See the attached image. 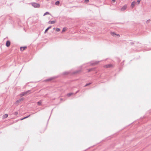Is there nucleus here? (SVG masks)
Returning a JSON list of instances; mask_svg holds the SVG:
<instances>
[{"label": "nucleus", "mask_w": 151, "mask_h": 151, "mask_svg": "<svg viewBox=\"0 0 151 151\" xmlns=\"http://www.w3.org/2000/svg\"><path fill=\"white\" fill-rule=\"evenodd\" d=\"M31 4L35 8H39L40 7V5L39 4L33 2L31 3Z\"/></svg>", "instance_id": "nucleus-1"}, {"label": "nucleus", "mask_w": 151, "mask_h": 151, "mask_svg": "<svg viewBox=\"0 0 151 151\" xmlns=\"http://www.w3.org/2000/svg\"><path fill=\"white\" fill-rule=\"evenodd\" d=\"M30 90H28L22 93L21 94H20V95L21 96H23L26 95L27 93H29V92H30Z\"/></svg>", "instance_id": "nucleus-2"}, {"label": "nucleus", "mask_w": 151, "mask_h": 151, "mask_svg": "<svg viewBox=\"0 0 151 151\" xmlns=\"http://www.w3.org/2000/svg\"><path fill=\"white\" fill-rule=\"evenodd\" d=\"M111 35L113 36H116L117 37H119L120 36V35L119 34H116L114 32H111Z\"/></svg>", "instance_id": "nucleus-3"}, {"label": "nucleus", "mask_w": 151, "mask_h": 151, "mask_svg": "<svg viewBox=\"0 0 151 151\" xmlns=\"http://www.w3.org/2000/svg\"><path fill=\"white\" fill-rule=\"evenodd\" d=\"M127 7V5H125L123 6L122 8L121 9V11H124L125 10Z\"/></svg>", "instance_id": "nucleus-4"}, {"label": "nucleus", "mask_w": 151, "mask_h": 151, "mask_svg": "<svg viewBox=\"0 0 151 151\" xmlns=\"http://www.w3.org/2000/svg\"><path fill=\"white\" fill-rule=\"evenodd\" d=\"M113 66V65L111 64H109L108 65H105L104 66V68H109L112 67Z\"/></svg>", "instance_id": "nucleus-5"}, {"label": "nucleus", "mask_w": 151, "mask_h": 151, "mask_svg": "<svg viewBox=\"0 0 151 151\" xmlns=\"http://www.w3.org/2000/svg\"><path fill=\"white\" fill-rule=\"evenodd\" d=\"M10 45V42L8 40L6 41V46L7 47H9V46Z\"/></svg>", "instance_id": "nucleus-6"}, {"label": "nucleus", "mask_w": 151, "mask_h": 151, "mask_svg": "<svg viewBox=\"0 0 151 151\" xmlns=\"http://www.w3.org/2000/svg\"><path fill=\"white\" fill-rule=\"evenodd\" d=\"M99 62V61H96L93 63L91 62V65H95L98 64Z\"/></svg>", "instance_id": "nucleus-7"}, {"label": "nucleus", "mask_w": 151, "mask_h": 151, "mask_svg": "<svg viewBox=\"0 0 151 151\" xmlns=\"http://www.w3.org/2000/svg\"><path fill=\"white\" fill-rule=\"evenodd\" d=\"M27 47H20V50L21 51H23L27 48Z\"/></svg>", "instance_id": "nucleus-8"}, {"label": "nucleus", "mask_w": 151, "mask_h": 151, "mask_svg": "<svg viewBox=\"0 0 151 151\" xmlns=\"http://www.w3.org/2000/svg\"><path fill=\"white\" fill-rule=\"evenodd\" d=\"M23 98H22L20 99H19L18 100H17L16 102H17L18 103H19L21 101H23Z\"/></svg>", "instance_id": "nucleus-9"}, {"label": "nucleus", "mask_w": 151, "mask_h": 151, "mask_svg": "<svg viewBox=\"0 0 151 151\" xmlns=\"http://www.w3.org/2000/svg\"><path fill=\"white\" fill-rule=\"evenodd\" d=\"M51 26H50L48 27L45 30V33L48 30V29H50L51 28Z\"/></svg>", "instance_id": "nucleus-10"}, {"label": "nucleus", "mask_w": 151, "mask_h": 151, "mask_svg": "<svg viewBox=\"0 0 151 151\" xmlns=\"http://www.w3.org/2000/svg\"><path fill=\"white\" fill-rule=\"evenodd\" d=\"M55 21H49V22H48V23L49 24H54L55 23Z\"/></svg>", "instance_id": "nucleus-11"}, {"label": "nucleus", "mask_w": 151, "mask_h": 151, "mask_svg": "<svg viewBox=\"0 0 151 151\" xmlns=\"http://www.w3.org/2000/svg\"><path fill=\"white\" fill-rule=\"evenodd\" d=\"M8 116V115L7 114H5L3 116V118L5 119Z\"/></svg>", "instance_id": "nucleus-12"}, {"label": "nucleus", "mask_w": 151, "mask_h": 151, "mask_svg": "<svg viewBox=\"0 0 151 151\" xmlns=\"http://www.w3.org/2000/svg\"><path fill=\"white\" fill-rule=\"evenodd\" d=\"M95 69V68H91V69H88V72H90L91 71H92V70H94Z\"/></svg>", "instance_id": "nucleus-13"}, {"label": "nucleus", "mask_w": 151, "mask_h": 151, "mask_svg": "<svg viewBox=\"0 0 151 151\" xmlns=\"http://www.w3.org/2000/svg\"><path fill=\"white\" fill-rule=\"evenodd\" d=\"M67 30V29L66 27H64L63 28V30H62V32H65V31Z\"/></svg>", "instance_id": "nucleus-14"}, {"label": "nucleus", "mask_w": 151, "mask_h": 151, "mask_svg": "<svg viewBox=\"0 0 151 151\" xmlns=\"http://www.w3.org/2000/svg\"><path fill=\"white\" fill-rule=\"evenodd\" d=\"M135 2H132L131 3V6L132 7H133L135 4Z\"/></svg>", "instance_id": "nucleus-15"}, {"label": "nucleus", "mask_w": 151, "mask_h": 151, "mask_svg": "<svg viewBox=\"0 0 151 151\" xmlns=\"http://www.w3.org/2000/svg\"><path fill=\"white\" fill-rule=\"evenodd\" d=\"M42 103V101L41 100H40V101H38L37 102V104L38 105H40Z\"/></svg>", "instance_id": "nucleus-16"}, {"label": "nucleus", "mask_w": 151, "mask_h": 151, "mask_svg": "<svg viewBox=\"0 0 151 151\" xmlns=\"http://www.w3.org/2000/svg\"><path fill=\"white\" fill-rule=\"evenodd\" d=\"M73 94V93H68L67 94V96L68 97H70V96H71V95H72Z\"/></svg>", "instance_id": "nucleus-17"}, {"label": "nucleus", "mask_w": 151, "mask_h": 151, "mask_svg": "<svg viewBox=\"0 0 151 151\" xmlns=\"http://www.w3.org/2000/svg\"><path fill=\"white\" fill-rule=\"evenodd\" d=\"M30 116V114H29V115L28 116H27L26 117H24V118H22V119L21 120H22L24 119H26L28 117H29V116Z\"/></svg>", "instance_id": "nucleus-18"}, {"label": "nucleus", "mask_w": 151, "mask_h": 151, "mask_svg": "<svg viewBox=\"0 0 151 151\" xmlns=\"http://www.w3.org/2000/svg\"><path fill=\"white\" fill-rule=\"evenodd\" d=\"M60 4V2L58 1H56L55 3V4L57 5H58Z\"/></svg>", "instance_id": "nucleus-19"}, {"label": "nucleus", "mask_w": 151, "mask_h": 151, "mask_svg": "<svg viewBox=\"0 0 151 151\" xmlns=\"http://www.w3.org/2000/svg\"><path fill=\"white\" fill-rule=\"evenodd\" d=\"M50 14V13L49 12H46L43 15V16H45L46 14Z\"/></svg>", "instance_id": "nucleus-20"}, {"label": "nucleus", "mask_w": 151, "mask_h": 151, "mask_svg": "<svg viewBox=\"0 0 151 151\" xmlns=\"http://www.w3.org/2000/svg\"><path fill=\"white\" fill-rule=\"evenodd\" d=\"M55 30L57 32H59L60 31V29L59 28H57L55 29Z\"/></svg>", "instance_id": "nucleus-21"}, {"label": "nucleus", "mask_w": 151, "mask_h": 151, "mask_svg": "<svg viewBox=\"0 0 151 151\" xmlns=\"http://www.w3.org/2000/svg\"><path fill=\"white\" fill-rule=\"evenodd\" d=\"M91 84V83H87L86 84L85 86H84L85 87H86L88 86L89 85Z\"/></svg>", "instance_id": "nucleus-22"}, {"label": "nucleus", "mask_w": 151, "mask_h": 151, "mask_svg": "<svg viewBox=\"0 0 151 151\" xmlns=\"http://www.w3.org/2000/svg\"><path fill=\"white\" fill-rule=\"evenodd\" d=\"M18 114V112L17 111H16L15 112H14V114L15 115H17Z\"/></svg>", "instance_id": "nucleus-23"}, {"label": "nucleus", "mask_w": 151, "mask_h": 151, "mask_svg": "<svg viewBox=\"0 0 151 151\" xmlns=\"http://www.w3.org/2000/svg\"><path fill=\"white\" fill-rule=\"evenodd\" d=\"M89 1V0H85L84 2L85 3H87Z\"/></svg>", "instance_id": "nucleus-24"}, {"label": "nucleus", "mask_w": 151, "mask_h": 151, "mask_svg": "<svg viewBox=\"0 0 151 151\" xmlns=\"http://www.w3.org/2000/svg\"><path fill=\"white\" fill-rule=\"evenodd\" d=\"M68 73H69V72H64L63 73V74L64 75H67V74H68Z\"/></svg>", "instance_id": "nucleus-25"}, {"label": "nucleus", "mask_w": 151, "mask_h": 151, "mask_svg": "<svg viewBox=\"0 0 151 151\" xmlns=\"http://www.w3.org/2000/svg\"><path fill=\"white\" fill-rule=\"evenodd\" d=\"M140 1H141V0H138L137 1V2H138V4L140 3Z\"/></svg>", "instance_id": "nucleus-26"}, {"label": "nucleus", "mask_w": 151, "mask_h": 151, "mask_svg": "<svg viewBox=\"0 0 151 151\" xmlns=\"http://www.w3.org/2000/svg\"><path fill=\"white\" fill-rule=\"evenodd\" d=\"M150 19H148V20L147 21V22H150Z\"/></svg>", "instance_id": "nucleus-27"}, {"label": "nucleus", "mask_w": 151, "mask_h": 151, "mask_svg": "<svg viewBox=\"0 0 151 151\" xmlns=\"http://www.w3.org/2000/svg\"><path fill=\"white\" fill-rule=\"evenodd\" d=\"M112 1L113 2H115V1H116V0H112Z\"/></svg>", "instance_id": "nucleus-28"}, {"label": "nucleus", "mask_w": 151, "mask_h": 151, "mask_svg": "<svg viewBox=\"0 0 151 151\" xmlns=\"http://www.w3.org/2000/svg\"><path fill=\"white\" fill-rule=\"evenodd\" d=\"M79 91V90H78L75 93V94H76L77 93H78Z\"/></svg>", "instance_id": "nucleus-29"}, {"label": "nucleus", "mask_w": 151, "mask_h": 151, "mask_svg": "<svg viewBox=\"0 0 151 151\" xmlns=\"http://www.w3.org/2000/svg\"><path fill=\"white\" fill-rule=\"evenodd\" d=\"M52 78H50V79H48L47 80L48 81H50L51 80H52Z\"/></svg>", "instance_id": "nucleus-30"}, {"label": "nucleus", "mask_w": 151, "mask_h": 151, "mask_svg": "<svg viewBox=\"0 0 151 151\" xmlns=\"http://www.w3.org/2000/svg\"><path fill=\"white\" fill-rule=\"evenodd\" d=\"M130 44H131V45H133V44H134V43L133 42H131L130 43Z\"/></svg>", "instance_id": "nucleus-31"}, {"label": "nucleus", "mask_w": 151, "mask_h": 151, "mask_svg": "<svg viewBox=\"0 0 151 151\" xmlns=\"http://www.w3.org/2000/svg\"><path fill=\"white\" fill-rule=\"evenodd\" d=\"M78 72H79V71H77V72H76L74 73H77Z\"/></svg>", "instance_id": "nucleus-32"}]
</instances>
